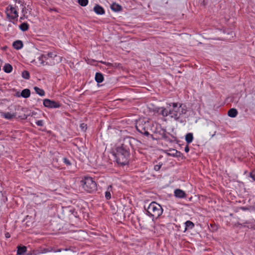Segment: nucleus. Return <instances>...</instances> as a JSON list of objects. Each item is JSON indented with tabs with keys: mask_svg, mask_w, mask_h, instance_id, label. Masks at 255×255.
I'll return each instance as SVG.
<instances>
[{
	"mask_svg": "<svg viewBox=\"0 0 255 255\" xmlns=\"http://www.w3.org/2000/svg\"><path fill=\"white\" fill-rule=\"evenodd\" d=\"M250 177L252 178V179L255 181V175L253 174L252 173H250Z\"/></svg>",
	"mask_w": 255,
	"mask_h": 255,
	"instance_id": "nucleus-42",
	"label": "nucleus"
},
{
	"mask_svg": "<svg viewBox=\"0 0 255 255\" xmlns=\"http://www.w3.org/2000/svg\"><path fill=\"white\" fill-rule=\"evenodd\" d=\"M63 162L67 166L71 165V164L70 160L68 159H67V158H63Z\"/></svg>",
	"mask_w": 255,
	"mask_h": 255,
	"instance_id": "nucleus-38",
	"label": "nucleus"
},
{
	"mask_svg": "<svg viewBox=\"0 0 255 255\" xmlns=\"http://www.w3.org/2000/svg\"><path fill=\"white\" fill-rule=\"evenodd\" d=\"M162 165V163L161 162H159L158 164L154 165V169L155 171H158L160 169Z\"/></svg>",
	"mask_w": 255,
	"mask_h": 255,
	"instance_id": "nucleus-34",
	"label": "nucleus"
},
{
	"mask_svg": "<svg viewBox=\"0 0 255 255\" xmlns=\"http://www.w3.org/2000/svg\"><path fill=\"white\" fill-rule=\"evenodd\" d=\"M27 255H33L32 252L31 253H29L27 254Z\"/></svg>",
	"mask_w": 255,
	"mask_h": 255,
	"instance_id": "nucleus-48",
	"label": "nucleus"
},
{
	"mask_svg": "<svg viewBox=\"0 0 255 255\" xmlns=\"http://www.w3.org/2000/svg\"><path fill=\"white\" fill-rule=\"evenodd\" d=\"M157 113L160 115L163 116V107L158 108L157 110Z\"/></svg>",
	"mask_w": 255,
	"mask_h": 255,
	"instance_id": "nucleus-36",
	"label": "nucleus"
},
{
	"mask_svg": "<svg viewBox=\"0 0 255 255\" xmlns=\"http://www.w3.org/2000/svg\"><path fill=\"white\" fill-rule=\"evenodd\" d=\"M63 250H64V251H66L69 250V249H63Z\"/></svg>",
	"mask_w": 255,
	"mask_h": 255,
	"instance_id": "nucleus-49",
	"label": "nucleus"
},
{
	"mask_svg": "<svg viewBox=\"0 0 255 255\" xmlns=\"http://www.w3.org/2000/svg\"><path fill=\"white\" fill-rule=\"evenodd\" d=\"M147 215L154 219H157L163 212L161 206L155 202H151L146 209Z\"/></svg>",
	"mask_w": 255,
	"mask_h": 255,
	"instance_id": "nucleus-5",
	"label": "nucleus"
},
{
	"mask_svg": "<svg viewBox=\"0 0 255 255\" xmlns=\"http://www.w3.org/2000/svg\"><path fill=\"white\" fill-rule=\"evenodd\" d=\"M1 116L6 119L10 120V119H11L13 118H15L16 117V114H15V113L11 114L9 112L2 113L1 114Z\"/></svg>",
	"mask_w": 255,
	"mask_h": 255,
	"instance_id": "nucleus-15",
	"label": "nucleus"
},
{
	"mask_svg": "<svg viewBox=\"0 0 255 255\" xmlns=\"http://www.w3.org/2000/svg\"><path fill=\"white\" fill-rule=\"evenodd\" d=\"M95 80L98 83H102L104 81L103 75L100 72H97L95 75Z\"/></svg>",
	"mask_w": 255,
	"mask_h": 255,
	"instance_id": "nucleus-19",
	"label": "nucleus"
},
{
	"mask_svg": "<svg viewBox=\"0 0 255 255\" xmlns=\"http://www.w3.org/2000/svg\"><path fill=\"white\" fill-rule=\"evenodd\" d=\"M30 95V91L28 89H25L22 91L20 93V96L23 98H28ZM17 96L19 97L20 95L18 93H17Z\"/></svg>",
	"mask_w": 255,
	"mask_h": 255,
	"instance_id": "nucleus-13",
	"label": "nucleus"
},
{
	"mask_svg": "<svg viewBox=\"0 0 255 255\" xmlns=\"http://www.w3.org/2000/svg\"><path fill=\"white\" fill-rule=\"evenodd\" d=\"M78 3L80 5L85 6L88 3V0H78Z\"/></svg>",
	"mask_w": 255,
	"mask_h": 255,
	"instance_id": "nucleus-30",
	"label": "nucleus"
},
{
	"mask_svg": "<svg viewBox=\"0 0 255 255\" xmlns=\"http://www.w3.org/2000/svg\"><path fill=\"white\" fill-rule=\"evenodd\" d=\"M228 115L230 117L235 118L238 115V111L237 109L232 108L229 110L228 113Z\"/></svg>",
	"mask_w": 255,
	"mask_h": 255,
	"instance_id": "nucleus-21",
	"label": "nucleus"
},
{
	"mask_svg": "<svg viewBox=\"0 0 255 255\" xmlns=\"http://www.w3.org/2000/svg\"><path fill=\"white\" fill-rule=\"evenodd\" d=\"M146 218V216L144 215V216L142 217H139V218H137V220H138V222L140 225H141V224L144 225V221L142 220V219H143L144 218Z\"/></svg>",
	"mask_w": 255,
	"mask_h": 255,
	"instance_id": "nucleus-35",
	"label": "nucleus"
},
{
	"mask_svg": "<svg viewBox=\"0 0 255 255\" xmlns=\"http://www.w3.org/2000/svg\"><path fill=\"white\" fill-rule=\"evenodd\" d=\"M111 9L115 12H119L122 10V7L119 4L114 2L111 5Z\"/></svg>",
	"mask_w": 255,
	"mask_h": 255,
	"instance_id": "nucleus-14",
	"label": "nucleus"
},
{
	"mask_svg": "<svg viewBox=\"0 0 255 255\" xmlns=\"http://www.w3.org/2000/svg\"><path fill=\"white\" fill-rule=\"evenodd\" d=\"M174 196L177 198H183L186 197V193L184 191L177 189L174 191Z\"/></svg>",
	"mask_w": 255,
	"mask_h": 255,
	"instance_id": "nucleus-8",
	"label": "nucleus"
},
{
	"mask_svg": "<svg viewBox=\"0 0 255 255\" xmlns=\"http://www.w3.org/2000/svg\"><path fill=\"white\" fill-rule=\"evenodd\" d=\"M184 150L186 152H188L189 151V148L188 145L186 146V147H185Z\"/></svg>",
	"mask_w": 255,
	"mask_h": 255,
	"instance_id": "nucleus-43",
	"label": "nucleus"
},
{
	"mask_svg": "<svg viewBox=\"0 0 255 255\" xmlns=\"http://www.w3.org/2000/svg\"><path fill=\"white\" fill-rule=\"evenodd\" d=\"M12 46L14 49L19 50L23 47V44L21 40H17L13 42Z\"/></svg>",
	"mask_w": 255,
	"mask_h": 255,
	"instance_id": "nucleus-12",
	"label": "nucleus"
},
{
	"mask_svg": "<svg viewBox=\"0 0 255 255\" xmlns=\"http://www.w3.org/2000/svg\"><path fill=\"white\" fill-rule=\"evenodd\" d=\"M34 89L36 94H38L39 95H40L41 96H44L45 92L43 89H40L37 87H34Z\"/></svg>",
	"mask_w": 255,
	"mask_h": 255,
	"instance_id": "nucleus-24",
	"label": "nucleus"
},
{
	"mask_svg": "<svg viewBox=\"0 0 255 255\" xmlns=\"http://www.w3.org/2000/svg\"><path fill=\"white\" fill-rule=\"evenodd\" d=\"M5 237L6 238H10V234L8 233H6L5 234Z\"/></svg>",
	"mask_w": 255,
	"mask_h": 255,
	"instance_id": "nucleus-45",
	"label": "nucleus"
},
{
	"mask_svg": "<svg viewBox=\"0 0 255 255\" xmlns=\"http://www.w3.org/2000/svg\"><path fill=\"white\" fill-rule=\"evenodd\" d=\"M38 60L40 61V64H41L42 65H54L55 64L54 62H51V64H49L47 61H45L44 57H43V54H42L40 56H39L38 57Z\"/></svg>",
	"mask_w": 255,
	"mask_h": 255,
	"instance_id": "nucleus-20",
	"label": "nucleus"
},
{
	"mask_svg": "<svg viewBox=\"0 0 255 255\" xmlns=\"http://www.w3.org/2000/svg\"><path fill=\"white\" fill-rule=\"evenodd\" d=\"M170 108V117L176 121H178L180 117L187 112L185 106L179 103H170L168 104Z\"/></svg>",
	"mask_w": 255,
	"mask_h": 255,
	"instance_id": "nucleus-2",
	"label": "nucleus"
},
{
	"mask_svg": "<svg viewBox=\"0 0 255 255\" xmlns=\"http://www.w3.org/2000/svg\"><path fill=\"white\" fill-rule=\"evenodd\" d=\"M17 255H23L27 251V248L25 246H18L17 247Z\"/></svg>",
	"mask_w": 255,
	"mask_h": 255,
	"instance_id": "nucleus-16",
	"label": "nucleus"
},
{
	"mask_svg": "<svg viewBox=\"0 0 255 255\" xmlns=\"http://www.w3.org/2000/svg\"><path fill=\"white\" fill-rule=\"evenodd\" d=\"M80 127L82 130L85 131L87 129V125L84 123H82L80 124Z\"/></svg>",
	"mask_w": 255,
	"mask_h": 255,
	"instance_id": "nucleus-37",
	"label": "nucleus"
},
{
	"mask_svg": "<svg viewBox=\"0 0 255 255\" xmlns=\"http://www.w3.org/2000/svg\"><path fill=\"white\" fill-rule=\"evenodd\" d=\"M184 224L185 228L184 232H185L187 230L192 229L195 226L194 224L190 221H187L185 222Z\"/></svg>",
	"mask_w": 255,
	"mask_h": 255,
	"instance_id": "nucleus-17",
	"label": "nucleus"
},
{
	"mask_svg": "<svg viewBox=\"0 0 255 255\" xmlns=\"http://www.w3.org/2000/svg\"><path fill=\"white\" fill-rule=\"evenodd\" d=\"M135 141L134 138L126 137L122 143L116 147L114 155L118 164L123 166L128 163L130 150L133 149L132 144Z\"/></svg>",
	"mask_w": 255,
	"mask_h": 255,
	"instance_id": "nucleus-1",
	"label": "nucleus"
},
{
	"mask_svg": "<svg viewBox=\"0 0 255 255\" xmlns=\"http://www.w3.org/2000/svg\"><path fill=\"white\" fill-rule=\"evenodd\" d=\"M52 251H53V250L51 248L50 249L41 248L38 250L33 251L32 254L33 255H39L41 254H45Z\"/></svg>",
	"mask_w": 255,
	"mask_h": 255,
	"instance_id": "nucleus-7",
	"label": "nucleus"
},
{
	"mask_svg": "<svg viewBox=\"0 0 255 255\" xmlns=\"http://www.w3.org/2000/svg\"><path fill=\"white\" fill-rule=\"evenodd\" d=\"M151 123L147 118H140L135 124L137 130L146 136L149 135V131L151 129Z\"/></svg>",
	"mask_w": 255,
	"mask_h": 255,
	"instance_id": "nucleus-3",
	"label": "nucleus"
},
{
	"mask_svg": "<svg viewBox=\"0 0 255 255\" xmlns=\"http://www.w3.org/2000/svg\"><path fill=\"white\" fill-rule=\"evenodd\" d=\"M80 184L83 189L88 193H92L97 191V184L91 177L84 176L80 181Z\"/></svg>",
	"mask_w": 255,
	"mask_h": 255,
	"instance_id": "nucleus-4",
	"label": "nucleus"
},
{
	"mask_svg": "<svg viewBox=\"0 0 255 255\" xmlns=\"http://www.w3.org/2000/svg\"><path fill=\"white\" fill-rule=\"evenodd\" d=\"M163 117L170 116V108H169V105H167L166 108L163 107Z\"/></svg>",
	"mask_w": 255,
	"mask_h": 255,
	"instance_id": "nucleus-27",
	"label": "nucleus"
},
{
	"mask_svg": "<svg viewBox=\"0 0 255 255\" xmlns=\"http://www.w3.org/2000/svg\"><path fill=\"white\" fill-rule=\"evenodd\" d=\"M16 3H18L19 4H20V5L21 4V3H22L23 4H24V2H23L21 0H13Z\"/></svg>",
	"mask_w": 255,
	"mask_h": 255,
	"instance_id": "nucleus-41",
	"label": "nucleus"
},
{
	"mask_svg": "<svg viewBox=\"0 0 255 255\" xmlns=\"http://www.w3.org/2000/svg\"><path fill=\"white\" fill-rule=\"evenodd\" d=\"M103 64L108 66H112V64L111 63H109V62H102Z\"/></svg>",
	"mask_w": 255,
	"mask_h": 255,
	"instance_id": "nucleus-40",
	"label": "nucleus"
},
{
	"mask_svg": "<svg viewBox=\"0 0 255 255\" xmlns=\"http://www.w3.org/2000/svg\"><path fill=\"white\" fill-rule=\"evenodd\" d=\"M22 77L25 79H28L30 77L29 73L27 71H23L22 72Z\"/></svg>",
	"mask_w": 255,
	"mask_h": 255,
	"instance_id": "nucleus-29",
	"label": "nucleus"
},
{
	"mask_svg": "<svg viewBox=\"0 0 255 255\" xmlns=\"http://www.w3.org/2000/svg\"><path fill=\"white\" fill-rule=\"evenodd\" d=\"M161 137L167 141H169L170 142H172V140L170 139L169 136L165 133V130H164L163 133L161 134Z\"/></svg>",
	"mask_w": 255,
	"mask_h": 255,
	"instance_id": "nucleus-28",
	"label": "nucleus"
},
{
	"mask_svg": "<svg viewBox=\"0 0 255 255\" xmlns=\"http://www.w3.org/2000/svg\"><path fill=\"white\" fill-rule=\"evenodd\" d=\"M172 155L175 157H180L181 155V152L180 151H177V150L173 149Z\"/></svg>",
	"mask_w": 255,
	"mask_h": 255,
	"instance_id": "nucleus-32",
	"label": "nucleus"
},
{
	"mask_svg": "<svg viewBox=\"0 0 255 255\" xmlns=\"http://www.w3.org/2000/svg\"><path fill=\"white\" fill-rule=\"evenodd\" d=\"M94 11L97 14L102 15L105 12L104 9L99 4H96L94 7Z\"/></svg>",
	"mask_w": 255,
	"mask_h": 255,
	"instance_id": "nucleus-10",
	"label": "nucleus"
},
{
	"mask_svg": "<svg viewBox=\"0 0 255 255\" xmlns=\"http://www.w3.org/2000/svg\"><path fill=\"white\" fill-rule=\"evenodd\" d=\"M10 12L11 13H13L14 14V16H12V15L11 16V15H10V14L9 13L7 12L6 13V15H7V17L10 18H11L12 19H14L17 18L18 16L17 11L15 9L14 7H13L12 6H10Z\"/></svg>",
	"mask_w": 255,
	"mask_h": 255,
	"instance_id": "nucleus-11",
	"label": "nucleus"
},
{
	"mask_svg": "<svg viewBox=\"0 0 255 255\" xmlns=\"http://www.w3.org/2000/svg\"><path fill=\"white\" fill-rule=\"evenodd\" d=\"M36 124L38 126L42 127L44 125V122L42 120H38L36 122Z\"/></svg>",
	"mask_w": 255,
	"mask_h": 255,
	"instance_id": "nucleus-39",
	"label": "nucleus"
},
{
	"mask_svg": "<svg viewBox=\"0 0 255 255\" xmlns=\"http://www.w3.org/2000/svg\"><path fill=\"white\" fill-rule=\"evenodd\" d=\"M112 185H109L108 187V190L105 192V197L107 200H109L111 198V191L112 190Z\"/></svg>",
	"mask_w": 255,
	"mask_h": 255,
	"instance_id": "nucleus-25",
	"label": "nucleus"
},
{
	"mask_svg": "<svg viewBox=\"0 0 255 255\" xmlns=\"http://www.w3.org/2000/svg\"><path fill=\"white\" fill-rule=\"evenodd\" d=\"M35 115V113H34V112H31V113H30L29 114H27V115H28V116H31V117H33Z\"/></svg>",
	"mask_w": 255,
	"mask_h": 255,
	"instance_id": "nucleus-44",
	"label": "nucleus"
},
{
	"mask_svg": "<svg viewBox=\"0 0 255 255\" xmlns=\"http://www.w3.org/2000/svg\"><path fill=\"white\" fill-rule=\"evenodd\" d=\"M2 133V131H0V135Z\"/></svg>",
	"mask_w": 255,
	"mask_h": 255,
	"instance_id": "nucleus-50",
	"label": "nucleus"
},
{
	"mask_svg": "<svg viewBox=\"0 0 255 255\" xmlns=\"http://www.w3.org/2000/svg\"><path fill=\"white\" fill-rule=\"evenodd\" d=\"M19 27L21 31H25L28 29L29 25L27 23L24 22L21 24Z\"/></svg>",
	"mask_w": 255,
	"mask_h": 255,
	"instance_id": "nucleus-26",
	"label": "nucleus"
},
{
	"mask_svg": "<svg viewBox=\"0 0 255 255\" xmlns=\"http://www.w3.org/2000/svg\"><path fill=\"white\" fill-rule=\"evenodd\" d=\"M193 139V135L192 133H188L185 136V140L188 144L191 143Z\"/></svg>",
	"mask_w": 255,
	"mask_h": 255,
	"instance_id": "nucleus-23",
	"label": "nucleus"
},
{
	"mask_svg": "<svg viewBox=\"0 0 255 255\" xmlns=\"http://www.w3.org/2000/svg\"><path fill=\"white\" fill-rule=\"evenodd\" d=\"M19 109H20L21 112L24 113V114H19V115L18 116V118H19L21 120H26L28 117L27 114H25V113H26L28 111L27 109L22 107H19L18 110H19Z\"/></svg>",
	"mask_w": 255,
	"mask_h": 255,
	"instance_id": "nucleus-9",
	"label": "nucleus"
},
{
	"mask_svg": "<svg viewBox=\"0 0 255 255\" xmlns=\"http://www.w3.org/2000/svg\"><path fill=\"white\" fill-rule=\"evenodd\" d=\"M20 6L22 7V13L23 16H24L27 13V10L26 9L25 6L24 5V4H23L22 3H21Z\"/></svg>",
	"mask_w": 255,
	"mask_h": 255,
	"instance_id": "nucleus-33",
	"label": "nucleus"
},
{
	"mask_svg": "<svg viewBox=\"0 0 255 255\" xmlns=\"http://www.w3.org/2000/svg\"><path fill=\"white\" fill-rule=\"evenodd\" d=\"M7 49V46H3L1 48V49L3 50V51H5L6 49Z\"/></svg>",
	"mask_w": 255,
	"mask_h": 255,
	"instance_id": "nucleus-46",
	"label": "nucleus"
},
{
	"mask_svg": "<svg viewBox=\"0 0 255 255\" xmlns=\"http://www.w3.org/2000/svg\"><path fill=\"white\" fill-rule=\"evenodd\" d=\"M62 250H63V249H60L58 250L57 251H54V252H61Z\"/></svg>",
	"mask_w": 255,
	"mask_h": 255,
	"instance_id": "nucleus-47",
	"label": "nucleus"
},
{
	"mask_svg": "<svg viewBox=\"0 0 255 255\" xmlns=\"http://www.w3.org/2000/svg\"><path fill=\"white\" fill-rule=\"evenodd\" d=\"M3 70L5 73H9L12 71V67L10 64L6 63L3 67Z\"/></svg>",
	"mask_w": 255,
	"mask_h": 255,
	"instance_id": "nucleus-22",
	"label": "nucleus"
},
{
	"mask_svg": "<svg viewBox=\"0 0 255 255\" xmlns=\"http://www.w3.org/2000/svg\"><path fill=\"white\" fill-rule=\"evenodd\" d=\"M69 212L70 213H71V214H72L73 215V216H74L75 217H78V213L74 208L69 209Z\"/></svg>",
	"mask_w": 255,
	"mask_h": 255,
	"instance_id": "nucleus-31",
	"label": "nucleus"
},
{
	"mask_svg": "<svg viewBox=\"0 0 255 255\" xmlns=\"http://www.w3.org/2000/svg\"><path fill=\"white\" fill-rule=\"evenodd\" d=\"M43 104L44 107L48 108H58L61 107L60 103L48 99H44Z\"/></svg>",
	"mask_w": 255,
	"mask_h": 255,
	"instance_id": "nucleus-6",
	"label": "nucleus"
},
{
	"mask_svg": "<svg viewBox=\"0 0 255 255\" xmlns=\"http://www.w3.org/2000/svg\"><path fill=\"white\" fill-rule=\"evenodd\" d=\"M43 57H44L45 61H46L49 58L54 60L57 56L56 54L53 52H48L47 54H43Z\"/></svg>",
	"mask_w": 255,
	"mask_h": 255,
	"instance_id": "nucleus-18",
	"label": "nucleus"
}]
</instances>
